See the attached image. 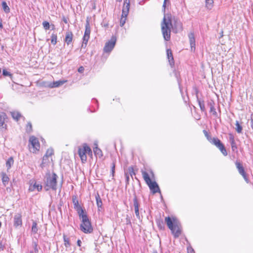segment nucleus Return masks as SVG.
<instances>
[{"instance_id": "obj_1", "label": "nucleus", "mask_w": 253, "mask_h": 253, "mask_svg": "<svg viewBox=\"0 0 253 253\" xmlns=\"http://www.w3.org/2000/svg\"><path fill=\"white\" fill-rule=\"evenodd\" d=\"M171 29L174 33L180 32L182 30V24L179 20L174 18L172 19L170 15H165L161 23V30L166 41L170 40Z\"/></svg>"}, {"instance_id": "obj_2", "label": "nucleus", "mask_w": 253, "mask_h": 253, "mask_svg": "<svg viewBox=\"0 0 253 253\" xmlns=\"http://www.w3.org/2000/svg\"><path fill=\"white\" fill-rule=\"evenodd\" d=\"M58 176L54 173H50L48 172L44 177V189L46 191L50 189L56 190L57 189V178Z\"/></svg>"}, {"instance_id": "obj_3", "label": "nucleus", "mask_w": 253, "mask_h": 253, "mask_svg": "<svg viewBox=\"0 0 253 253\" xmlns=\"http://www.w3.org/2000/svg\"><path fill=\"white\" fill-rule=\"evenodd\" d=\"M165 222L174 237L177 238L179 237L181 234V230L177 220L175 218H173L172 220L170 217L168 216L165 218Z\"/></svg>"}, {"instance_id": "obj_4", "label": "nucleus", "mask_w": 253, "mask_h": 253, "mask_svg": "<svg viewBox=\"0 0 253 253\" xmlns=\"http://www.w3.org/2000/svg\"><path fill=\"white\" fill-rule=\"evenodd\" d=\"M142 174L145 182L148 185L153 194L161 192L160 188L157 182L156 181H152L148 173L146 171H142Z\"/></svg>"}, {"instance_id": "obj_5", "label": "nucleus", "mask_w": 253, "mask_h": 253, "mask_svg": "<svg viewBox=\"0 0 253 253\" xmlns=\"http://www.w3.org/2000/svg\"><path fill=\"white\" fill-rule=\"evenodd\" d=\"M80 230L85 234H90L93 232V227L89 218L82 220Z\"/></svg>"}, {"instance_id": "obj_6", "label": "nucleus", "mask_w": 253, "mask_h": 253, "mask_svg": "<svg viewBox=\"0 0 253 253\" xmlns=\"http://www.w3.org/2000/svg\"><path fill=\"white\" fill-rule=\"evenodd\" d=\"M29 141L31 144V146L29 147L31 152L34 153L40 150V144L37 138L34 136H31Z\"/></svg>"}, {"instance_id": "obj_7", "label": "nucleus", "mask_w": 253, "mask_h": 253, "mask_svg": "<svg viewBox=\"0 0 253 253\" xmlns=\"http://www.w3.org/2000/svg\"><path fill=\"white\" fill-rule=\"evenodd\" d=\"M210 142L211 144L215 145L218 149H219V150L224 156H226L227 155V152L223 144L218 138L213 137Z\"/></svg>"}, {"instance_id": "obj_8", "label": "nucleus", "mask_w": 253, "mask_h": 253, "mask_svg": "<svg viewBox=\"0 0 253 253\" xmlns=\"http://www.w3.org/2000/svg\"><path fill=\"white\" fill-rule=\"evenodd\" d=\"M116 42V39L112 37L111 39L107 42L104 47V51L105 52H110L114 48Z\"/></svg>"}, {"instance_id": "obj_9", "label": "nucleus", "mask_w": 253, "mask_h": 253, "mask_svg": "<svg viewBox=\"0 0 253 253\" xmlns=\"http://www.w3.org/2000/svg\"><path fill=\"white\" fill-rule=\"evenodd\" d=\"M54 154L53 149L52 148H49L47 150L46 153L42 158V163L41 164V167L43 168L44 167V165L49 162V158L51 157Z\"/></svg>"}, {"instance_id": "obj_10", "label": "nucleus", "mask_w": 253, "mask_h": 253, "mask_svg": "<svg viewBox=\"0 0 253 253\" xmlns=\"http://www.w3.org/2000/svg\"><path fill=\"white\" fill-rule=\"evenodd\" d=\"M7 119L6 114L4 112H0V131H3L6 129L7 125L5 122Z\"/></svg>"}, {"instance_id": "obj_11", "label": "nucleus", "mask_w": 253, "mask_h": 253, "mask_svg": "<svg viewBox=\"0 0 253 253\" xmlns=\"http://www.w3.org/2000/svg\"><path fill=\"white\" fill-rule=\"evenodd\" d=\"M235 165H236V168L238 169V170L239 173L243 176V177L244 178V179L245 180V181L248 182V178L247 177L246 173L244 170V168L243 167L241 163L237 161L235 162Z\"/></svg>"}, {"instance_id": "obj_12", "label": "nucleus", "mask_w": 253, "mask_h": 253, "mask_svg": "<svg viewBox=\"0 0 253 253\" xmlns=\"http://www.w3.org/2000/svg\"><path fill=\"white\" fill-rule=\"evenodd\" d=\"M129 0H125L122 9V16H127L129 10Z\"/></svg>"}, {"instance_id": "obj_13", "label": "nucleus", "mask_w": 253, "mask_h": 253, "mask_svg": "<svg viewBox=\"0 0 253 253\" xmlns=\"http://www.w3.org/2000/svg\"><path fill=\"white\" fill-rule=\"evenodd\" d=\"M22 224V215L20 213H16L14 216V226L17 227Z\"/></svg>"}, {"instance_id": "obj_14", "label": "nucleus", "mask_w": 253, "mask_h": 253, "mask_svg": "<svg viewBox=\"0 0 253 253\" xmlns=\"http://www.w3.org/2000/svg\"><path fill=\"white\" fill-rule=\"evenodd\" d=\"M133 206L134 207V211L135 213L136 216V217L138 218H140V215H139V204L137 200V198L136 196H134L133 200Z\"/></svg>"}, {"instance_id": "obj_15", "label": "nucleus", "mask_w": 253, "mask_h": 253, "mask_svg": "<svg viewBox=\"0 0 253 253\" xmlns=\"http://www.w3.org/2000/svg\"><path fill=\"white\" fill-rule=\"evenodd\" d=\"M42 185L41 184L35 182L34 184L33 183L30 184L29 190L30 191H34L37 189L38 191H40L42 189Z\"/></svg>"}, {"instance_id": "obj_16", "label": "nucleus", "mask_w": 253, "mask_h": 253, "mask_svg": "<svg viewBox=\"0 0 253 253\" xmlns=\"http://www.w3.org/2000/svg\"><path fill=\"white\" fill-rule=\"evenodd\" d=\"M78 154L81 159L83 163H84L87 160V157L84 152V150L83 148H79L78 149Z\"/></svg>"}, {"instance_id": "obj_17", "label": "nucleus", "mask_w": 253, "mask_h": 253, "mask_svg": "<svg viewBox=\"0 0 253 253\" xmlns=\"http://www.w3.org/2000/svg\"><path fill=\"white\" fill-rule=\"evenodd\" d=\"M77 211L79 218L82 220H84L87 218H88L87 214L84 212V210L82 208L76 210Z\"/></svg>"}, {"instance_id": "obj_18", "label": "nucleus", "mask_w": 253, "mask_h": 253, "mask_svg": "<svg viewBox=\"0 0 253 253\" xmlns=\"http://www.w3.org/2000/svg\"><path fill=\"white\" fill-rule=\"evenodd\" d=\"M73 34L71 31H67L66 33V36L65 39V42L69 45L73 41Z\"/></svg>"}, {"instance_id": "obj_19", "label": "nucleus", "mask_w": 253, "mask_h": 253, "mask_svg": "<svg viewBox=\"0 0 253 253\" xmlns=\"http://www.w3.org/2000/svg\"><path fill=\"white\" fill-rule=\"evenodd\" d=\"M188 37L189 39V42L191 45V50H195V40L194 37V34L193 33H190Z\"/></svg>"}, {"instance_id": "obj_20", "label": "nucleus", "mask_w": 253, "mask_h": 253, "mask_svg": "<svg viewBox=\"0 0 253 253\" xmlns=\"http://www.w3.org/2000/svg\"><path fill=\"white\" fill-rule=\"evenodd\" d=\"M167 56H168V58L169 59V64L171 67H173L174 65V59H173L172 51L170 49H168L167 50Z\"/></svg>"}, {"instance_id": "obj_21", "label": "nucleus", "mask_w": 253, "mask_h": 253, "mask_svg": "<svg viewBox=\"0 0 253 253\" xmlns=\"http://www.w3.org/2000/svg\"><path fill=\"white\" fill-rule=\"evenodd\" d=\"M72 201H73V203L74 205V208L76 210H77L82 208V207L79 204V202H78V200L77 199L76 196H72Z\"/></svg>"}, {"instance_id": "obj_22", "label": "nucleus", "mask_w": 253, "mask_h": 253, "mask_svg": "<svg viewBox=\"0 0 253 253\" xmlns=\"http://www.w3.org/2000/svg\"><path fill=\"white\" fill-rule=\"evenodd\" d=\"M1 176L2 177V183L4 186H6L8 183L9 178L8 177L7 175L5 172H2L1 173Z\"/></svg>"}, {"instance_id": "obj_23", "label": "nucleus", "mask_w": 253, "mask_h": 253, "mask_svg": "<svg viewBox=\"0 0 253 253\" xmlns=\"http://www.w3.org/2000/svg\"><path fill=\"white\" fill-rule=\"evenodd\" d=\"M65 83V81H58L56 82H53L52 83H51L49 86L51 88L57 87L62 84Z\"/></svg>"}, {"instance_id": "obj_24", "label": "nucleus", "mask_w": 253, "mask_h": 253, "mask_svg": "<svg viewBox=\"0 0 253 253\" xmlns=\"http://www.w3.org/2000/svg\"><path fill=\"white\" fill-rule=\"evenodd\" d=\"M11 114L13 119L16 121H18L19 119L22 117L21 114L19 112H11Z\"/></svg>"}, {"instance_id": "obj_25", "label": "nucleus", "mask_w": 253, "mask_h": 253, "mask_svg": "<svg viewBox=\"0 0 253 253\" xmlns=\"http://www.w3.org/2000/svg\"><path fill=\"white\" fill-rule=\"evenodd\" d=\"M95 199L98 208H101L102 206V202L98 193H97L95 195Z\"/></svg>"}, {"instance_id": "obj_26", "label": "nucleus", "mask_w": 253, "mask_h": 253, "mask_svg": "<svg viewBox=\"0 0 253 253\" xmlns=\"http://www.w3.org/2000/svg\"><path fill=\"white\" fill-rule=\"evenodd\" d=\"M85 27V30L84 35L90 36V25L89 23V21L88 20H86V21Z\"/></svg>"}, {"instance_id": "obj_27", "label": "nucleus", "mask_w": 253, "mask_h": 253, "mask_svg": "<svg viewBox=\"0 0 253 253\" xmlns=\"http://www.w3.org/2000/svg\"><path fill=\"white\" fill-rule=\"evenodd\" d=\"M197 101L198 102V104H199V105L201 109V110L202 112H205L206 111V108H205V106L204 101L203 100H200L198 98V96H197Z\"/></svg>"}, {"instance_id": "obj_28", "label": "nucleus", "mask_w": 253, "mask_h": 253, "mask_svg": "<svg viewBox=\"0 0 253 253\" xmlns=\"http://www.w3.org/2000/svg\"><path fill=\"white\" fill-rule=\"evenodd\" d=\"M209 105L210 106V112L212 113V114L214 116H217V113L215 110V108H214V103L213 101L209 103Z\"/></svg>"}, {"instance_id": "obj_29", "label": "nucleus", "mask_w": 253, "mask_h": 253, "mask_svg": "<svg viewBox=\"0 0 253 253\" xmlns=\"http://www.w3.org/2000/svg\"><path fill=\"white\" fill-rule=\"evenodd\" d=\"M14 163V160L12 157L8 158L6 162V167L7 168V169H9L11 168L12 165H13Z\"/></svg>"}, {"instance_id": "obj_30", "label": "nucleus", "mask_w": 253, "mask_h": 253, "mask_svg": "<svg viewBox=\"0 0 253 253\" xmlns=\"http://www.w3.org/2000/svg\"><path fill=\"white\" fill-rule=\"evenodd\" d=\"M156 223L158 227V228L161 229L163 230L165 228V225L164 221L162 219H157L156 220Z\"/></svg>"}, {"instance_id": "obj_31", "label": "nucleus", "mask_w": 253, "mask_h": 253, "mask_svg": "<svg viewBox=\"0 0 253 253\" xmlns=\"http://www.w3.org/2000/svg\"><path fill=\"white\" fill-rule=\"evenodd\" d=\"M93 152L95 155H97L99 157H101L103 156L102 151L100 149L98 148L97 146H96L93 148Z\"/></svg>"}, {"instance_id": "obj_32", "label": "nucleus", "mask_w": 253, "mask_h": 253, "mask_svg": "<svg viewBox=\"0 0 253 253\" xmlns=\"http://www.w3.org/2000/svg\"><path fill=\"white\" fill-rule=\"evenodd\" d=\"M213 0H206V7L208 9H211L213 7Z\"/></svg>"}, {"instance_id": "obj_33", "label": "nucleus", "mask_w": 253, "mask_h": 253, "mask_svg": "<svg viewBox=\"0 0 253 253\" xmlns=\"http://www.w3.org/2000/svg\"><path fill=\"white\" fill-rule=\"evenodd\" d=\"M1 4L3 11L6 13H9L10 12V8L6 2L5 1H2Z\"/></svg>"}, {"instance_id": "obj_34", "label": "nucleus", "mask_w": 253, "mask_h": 253, "mask_svg": "<svg viewBox=\"0 0 253 253\" xmlns=\"http://www.w3.org/2000/svg\"><path fill=\"white\" fill-rule=\"evenodd\" d=\"M63 240L64 242V246L66 248L70 247L71 244L70 243L69 239L67 238L65 234L63 235Z\"/></svg>"}, {"instance_id": "obj_35", "label": "nucleus", "mask_w": 253, "mask_h": 253, "mask_svg": "<svg viewBox=\"0 0 253 253\" xmlns=\"http://www.w3.org/2000/svg\"><path fill=\"white\" fill-rule=\"evenodd\" d=\"M89 37L90 36L84 35L83 39V42L82 44V47H84V46L85 47L86 46Z\"/></svg>"}, {"instance_id": "obj_36", "label": "nucleus", "mask_w": 253, "mask_h": 253, "mask_svg": "<svg viewBox=\"0 0 253 253\" xmlns=\"http://www.w3.org/2000/svg\"><path fill=\"white\" fill-rule=\"evenodd\" d=\"M235 126H236L235 129H236V131L239 133H241L243 128H242V126L240 125L239 121H236Z\"/></svg>"}, {"instance_id": "obj_37", "label": "nucleus", "mask_w": 253, "mask_h": 253, "mask_svg": "<svg viewBox=\"0 0 253 253\" xmlns=\"http://www.w3.org/2000/svg\"><path fill=\"white\" fill-rule=\"evenodd\" d=\"M57 36L56 34H52L51 36V42L52 44L55 45L57 43Z\"/></svg>"}, {"instance_id": "obj_38", "label": "nucleus", "mask_w": 253, "mask_h": 253, "mask_svg": "<svg viewBox=\"0 0 253 253\" xmlns=\"http://www.w3.org/2000/svg\"><path fill=\"white\" fill-rule=\"evenodd\" d=\"M84 150V152H85V154L87 153L88 155L92 154V151L90 149V148L86 144H84L83 146Z\"/></svg>"}, {"instance_id": "obj_39", "label": "nucleus", "mask_w": 253, "mask_h": 253, "mask_svg": "<svg viewBox=\"0 0 253 253\" xmlns=\"http://www.w3.org/2000/svg\"><path fill=\"white\" fill-rule=\"evenodd\" d=\"M32 246L34 249V252L35 253H39V249L38 248V243L36 241H33L32 243Z\"/></svg>"}, {"instance_id": "obj_40", "label": "nucleus", "mask_w": 253, "mask_h": 253, "mask_svg": "<svg viewBox=\"0 0 253 253\" xmlns=\"http://www.w3.org/2000/svg\"><path fill=\"white\" fill-rule=\"evenodd\" d=\"M38 231V229L37 227V223L36 222L34 221L33 222L32 226V231L35 233H37Z\"/></svg>"}, {"instance_id": "obj_41", "label": "nucleus", "mask_w": 253, "mask_h": 253, "mask_svg": "<svg viewBox=\"0 0 253 253\" xmlns=\"http://www.w3.org/2000/svg\"><path fill=\"white\" fill-rule=\"evenodd\" d=\"M26 130L27 133H30L32 131V125L31 122H28L27 123Z\"/></svg>"}, {"instance_id": "obj_42", "label": "nucleus", "mask_w": 253, "mask_h": 253, "mask_svg": "<svg viewBox=\"0 0 253 253\" xmlns=\"http://www.w3.org/2000/svg\"><path fill=\"white\" fill-rule=\"evenodd\" d=\"M5 240L2 239L0 241V251H3L5 248Z\"/></svg>"}, {"instance_id": "obj_43", "label": "nucleus", "mask_w": 253, "mask_h": 253, "mask_svg": "<svg viewBox=\"0 0 253 253\" xmlns=\"http://www.w3.org/2000/svg\"><path fill=\"white\" fill-rule=\"evenodd\" d=\"M128 171L130 175L131 176L132 178H133V175H135V173L134 171L133 167L131 166L128 167Z\"/></svg>"}, {"instance_id": "obj_44", "label": "nucleus", "mask_w": 253, "mask_h": 253, "mask_svg": "<svg viewBox=\"0 0 253 253\" xmlns=\"http://www.w3.org/2000/svg\"><path fill=\"white\" fill-rule=\"evenodd\" d=\"M126 17L127 16H123L122 15V17L120 19V25L121 27H123L124 25V24H125L126 20Z\"/></svg>"}, {"instance_id": "obj_45", "label": "nucleus", "mask_w": 253, "mask_h": 253, "mask_svg": "<svg viewBox=\"0 0 253 253\" xmlns=\"http://www.w3.org/2000/svg\"><path fill=\"white\" fill-rule=\"evenodd\" d=\"M42 26L45 30H48L50 28V24L47 21H43L42 22Z\"/></svg>"}, {"instance_id": "obj_46", "label": "nucleus", "mask_w": 253, "mask_h": 253, "mask_svg": "<svg viewBox=\"0 0 253 253\" xmlns=\"http://www.w3.org/2000/svg\"><path fill=\"white\" fill-rule=\"evenodd\" d=\"M203 132H204V133L205 134V136H206V137L208 139V140L209 142H210L211 140V139H212V138L211 137V136L208 133V132L206 130H203Z\"/></svg>"}, {"instance_id": "obj_47", "label": "nucleus", "mask_w": 253, "mask_h": 253, "mask_svg": "<svg viewBox=\"0 0 253 253\" xmlns=\"http://www.w3.org/2000/svg\"><path fill=\"white\" fill-rule=\"evenodd\" d=\"M115 162H113L111 165V174L113 177L115 174Z\"/></svg>"}, {"instance_id": "obj_48", "label": "nucleus", "mask_w": 253, "mask_h": 253, "mask_svg": "<svg viewBox=\"0 0 253 253\" xmlns=\"http://www.w3.org/2000/svg\"><path fill=\"white\" fill-rule=\"evenodd\" d=\"M230 144L231 145V148L232 151H234L235 150L237 149V145L235 141L234 142H232Z\"/></svg>"}, {"instance_id": "obj_49", "label": "nucleus", "mask_w": 253, "mask_h": 253, "mask_svg": "<svg viewBox=\"0 0 253 253\" xmlns=\"http://www.w3.org/2000/svg\"><path fill=\"white\" fill-rule=\"evenodd\" d=\"M126 224L131 226V222L130 217L127 215L126 217Z\"/></svg>"}, {"instance_id": "obj_50", "label": "nucleus", "mask_w": 253, "mask_h": 253, "mask_svg": "<svg viewBox=\"0 0 253 253\" xmlns=\"http://www.w3.org/2000/svg\"><path fill=\"white\" fill-rule=\"evenodd\" d=\"M2 74L4 76H11V74L5 69L3 70Z\"/></svg>"}, {"instance_id": "obj_51", "label": "nucleus", "mask_w": 253, "mask_h": 253, "mask_svg": "<svg viewBox=\"0 0 253 253\" xmlns=\"http://www.w3.org/2000/svg\"><path fill=\"white\" fill-rule=\"evenodd\" d=\"M229 141H230V143H232V142H235V140H234V137L233 136V135L231 133H230L229 134Z\"/></svg>"}, {"instance_id": "obj_52", "label": "nucleus", "mask_w": 253, "mask_h": 253, "mask_svg": "<svg viewBox=\"0 0 253 253\" xmlns=\"http://www.w3.org/2000/svg\"><path fill=\"white\" fill-rule=\"evenodd\" d=\"M84 71V68L83 66H81L78 69V72L80 73H83Z\"/></svg>"}, {"instance_id": "obj_53", "label": "nucleus", "mask_w": 253, "mask_h": 253, "mask_svg": "<svg viewBox=\"0 0 253 253\" xmlns=\"http://www.w3.org/2000/svg\"><path fill=\"white\" fill-rule=\"evenodd\" d=\"M125 177H126V184H128L129 183V176H125Z\"/></svg>"}, {"instance_id": "obj_54", "label": "nucleus", "mask_w": 253, "mask_h": 253, "mask_svg": "<svg viewBox=\"0 0 253 253\" xmlns=\"http://www.w3.org/2000/svg\"><path fill=\"white\" fill-rule=\"evenodd\" d=\"M82 242L80 240H78L77 241V245L78 246L81 247V246Z\"/></svg>"}, {"instance_id": "obj_55", "label": "nucleus", "mask_w": 253, "mask_h": 253, "mask_svg": "<svg viewBox=\"0 0 253 253\" xmlns=\"http://www.w3.org/2000/svg\"><path fill=\"white\" fill-rule=\"evenodd\" d=\"M125 176H129L130 175V174H129V172H128V171L127 170V171H126L125 172Z\"/></svg>"}, {"instance_id": "obj_56", "label": "nucleus", "mask_w": 253, "mask_h": 253, "mask_svg": "<svg viewBox=\"0 0 253 253\" xmlns=\"http://www.w3.org/2000/svg\"><path fill=\"white\" fill-rule=\"evenodd\" d=\"M167 0H164V3H163V7H164V9H165L166 5V1Z\"/></svg>"}, {"instance_id": "obj_57", "label": "nucleus", "mask_w": 253, "mask_h": 253, "mask_svg": "<svg viewBox=\"0 0 253 253\" xmlns=\"http://www.w3.org/2000/svg\"><path fill=\"white\" fill-rule=\"evenodd\" d=\"M3 28L2 24V20H0V28L2 29Z\"/></svg>"}, {"instance_id": "obj_58", "label": "nucleus", "mask_w": 253, "mask_h": 253, "mask_svg": "<svg viewBox=\"0 0 253 253\" xmlns=\"http://www.w3.org/2000/svg\"><path fill=\"white\" fill-rule=\"evenodd\" d=\"M63 21H64V22L65 23H67V19L65 17L63 18Z\"/></svg>"}, {"instance_id": "obj_59", "label": "nucleus", "mask_w": 253, "mask_h": 253, "mask_svg": "<svg viewBox=\"0 0 253 253\" xmlns=\"http://www.w3.org/2000/svg\"><path fill=\"white\" fill-rule=\"evenodd\" d=\"M54 25H52V29L53 30L54 29Z\"/></svg>"}, {"instance_id": "obj_60", "label": "nucleus", "mask_w": 253, "mask_h": 253, "mask_svg": "<svg viewBox=\"0 0 253 253\" xmlns=\"http://www.w3.org/2000/svg\"><path fill=\"white\" fill-rule=\"evenodd\" d=\"M152 253H158L157 251H154Z\"/></svg>"}, {"instance_id": "obj_61", "label": "nucleus", "mask_w": 253, "mask_h": 253, "mask_svg": "<svg viewBox=\"0 0 253 253\" xmlns=\"http://www.w3.org/2000/svg\"><path fill=\"white\" fill-rule=\"evenodd\" d=\"M117 1L121 2L122 0H116Z\"/></svg>"}, {"instance_id": "obj_62", "label": "nucleus", "mask_w": 253, "mask_h": 253, "mask_svg": "<svg viewBox=\"0 0 253 253\" xmlns=\"http://www.w3.org/2000/svg\"><path fill=\"white\" fill-rule=\"evenodd\" d=\"M30 253H34V252L33 251H32L30 252Z\"/></svg>"}, {"instance_id": "obj_63", "label": "nucleus", "mask_w": 253, "mask_h": 253, "mask_svg": "<svg viewBox=\"0 0 253 253\" xmlns=\"http://www.w3.org/2000/svg\"><path fill=\"white\" fill-rule=\"evenodd\" d=\"M1 222L0 221V227H1Z\"/></svg>"}]
</instances>
